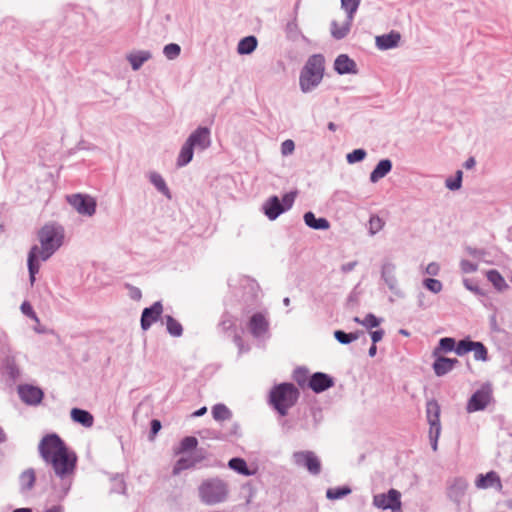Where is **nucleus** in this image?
Returning a JSON list of instances; mask_svg holds the SVG:
<instances>
[{"mask_svg":"<svg viewBox=\"0 0 512 512\" xmlns=\"http://www.w3.org/2000/svg\"><path fill=\"white\" fill-rule=\"evenodd\" d=\"M149 181L154 185V187L166 196L168 199H171L170 190L164 180V178L158 172H150L149 173Z\"/></svg>","mask_w":512,"mask_h":512,"instance_id":"nucleus-29","label":"nucleus"},{"mask_svg":"<svg viewBox=\"0 0 512 512\" xmlns=\"http://www.w3.org/2000/svg\"><path fill=\"white\" fill-rule=\"evenodd\" d=\"M69 204L81 215L92 216L96 212V201L93 197L73 194L67 197Z\"/></svg>","mask_w":512,"mask_h":512,"instance_id":"nucleus-8","label":"nucleus"},{"mask_svg":"<svg viewBox=\"0 0 512 512\" xmlns=\"http://www.w3.org/2000/svg\"><path fill=\"white\" fill-rule=\"evenodd\" d=\"M424 273L430 276H437L440 273V265L437 262L429 263L425 269Z\"/></svg>","mask_w":512,"mask_h":512,"instance_id":"nucleus-59","label":"nucleus"},{"mask_svg":"<svg viewBox=\"0 0 512 512\" xmlns=\"http://www.w3.org/2000/svg\"><path fill=\"white\" fill-rule=\"evenodd\" d=\"M293 460L297 466L305 467L312 475H318L321 472V462L312 451L295 452Z\"/></svg>","mask_w":512,"mask_h":512,"instance_id":"nucleus-10","label":"nucleus"},{"mask_svg":"<svg viewBox=\"0 0 512 512\" xmlns=\"http://www.w3.org/2000/svg\"><path fill=\"white\" fill-rule=\"evenodd\" d=\"M468 482L461 477H456L448 482L447 495L450 500L460 504L466 494Z\"/></svg>","mask_w":512,"mask_h":512,"instance_id":"nucleus-15","label":"nucleus"},{"mask_svg":"<svg viewBox=\"0 0 512 512\" xmlns=\"http://www.w3.org/2000/svg\"><path fill=\"white\" fill-rule=\"evenodd\" d=\"M163 321H164V323L166 325L167 332L172 337H180V336H182V334H183V327H182L181 323L178 320H176L171 315H165L163 317Z\"/></svg>","mask_w":512,"mask_h":512,"instance_id":"nucleus-31","label":"nucleus"},{"mask_svg":"<svg viewBox=\"0 0 512 512\" xmlns=\"http://www.w3.org/2000/svg\"><path fill=\"white\" fill-rule=\"evenodd\" d=\"M194 150L195 149L188 142L185 141L177 156V167L181 168L188 165L193 159Z\"/></svg>","mask_w":512,"mask_h":512,"instance_id":"nucleus-28","label":"nucleus"},{"mask_svg":"<svg viewBox=\"0 0 512 512\" xmlns=\"http://www.w3.org/2000/svg\"><path fill=\"white\" fill-rule=\"evenodd\" d=\"M439 349L444 352L455 351V340L450 337L441 338L439 341Z\"/></svg>","mask_w":512,"mask_h":512,"instance_id":"nucleus-51","label":"nucleus"},{"mask_svg":"<svg viewBox=\"0 0 512 512\" xmlns=\"http://www.w3.org/2000/svg\"><path fill=\"white\" fill-rule=\"evenodd\" d=\"M401 34L398 31L392 30L387 34L378 35L375 37V45L381 50H389L399 46Z\"/></svg>","mask_w":512,"mask_h":512,"instance_id":"nucleus-16","label":"nucleus"},{"mask_svg":"<svg viewBox=\"0 0 512 512\" xmlns=\"http://www.w3.org/2000/svg\"><path fill=\"white\" fill-rule=\"evenodd\" d=\"M382 319L377 318L374 314H367L363 320L361 321V325L366 327L367 329H372L378 327L381 323Z\"/></svg>","mask_w":512,"mask_h":512,"instance_id":"nucleus-48","label":"nucleus"},{"mask_svg":"<svg viewBox=\"0 0 512 512\" xmlns=\"http://www.w3.org/2000/svg\"><path fill=\"white\" fill-rule=\"evenodd\" d=\"M367 156V152L362 149H355L346 155V160L349 164H354L363 161Z\"/></svg>","mask_w":512,"mask_h":512,"instance_id":"nucleus-44","label":"nucleus"},{"mask_svg":"<svg viewBox=\"0 0 512 512\" xmlns=\"http://www.w3.org/2000/svg\"><path fill=\"white\" fill-rule=\"evenodd\" d=\"M460 268L463 273H473L477 271L478 265L469 260L462 259L460 261Z\"/></svg>","mask_w":512,"mask_h":512,"instance_id":"nucleus-56","label":"nucleus"},{"mask_svg":"<svg viewBox=\"0 0 512 512\" xmlns=\"http://www.w3.org/2000/svg\"><path fill=\"white\" fill-rule=\"evenodd\" d=\"M361 0H341V8L346 12L347 18L354 19Z\"/></svg>","mask_w":512,"mask_h":512,"instance_id":"nucleus-37","label":"nucleus"},{"mask_svg":"<svg viewBox=\"0 0 512 512\" xmlns=\"http://www.w3.org/2000/svg\"><path fill=\"white\" fill-rule=\"evenodd\" d=\"M296 195H297V192L293 191V192L286 193L283 196L281 204L283 206L284 212L289 210L293 206Z\"/></svg>","mask_w":512,"mask_h":512,"instance_id":"nucleus-54","label":"nucleus"},{"mask_svg":"<svg viewBox=\"0 0 512 512\" xmlns=\"http://www.w3.org/2000/svg\"><path fill=\"white\" fill-rule=\"evenodd\" d=\"M462 176H463L462 171L458 170L456 172L454 178L446 179V181H445L446 187L452 191L459 190L462 186Z\"/></svg>","mask_w":512,"mask_h":512,"instance_id":"nucleus-45","label":"nucleus"},{"mask_svg":"<svg viewBox=\"0 0 512 512\" xmlns=\"http://www.w3.org/2000/svg\"><path fill=\"white\" fill-rule=\"evenodd\" d=\"M21 312L26 315L27 317H29L30 319H32L33 321L39 323V318L38 316L36 315V313L34 312L31 304L27 301H24L22 304H21Z\"/></svg>","mask_w":512,"mask_h":512,"instance_id":"nucleus-50","label":"nucleus"},{"mask_svg":"<svg viewBox=\"0 0 512 512\" xmlns=\"http://www.w3.org/2000/svg\"><path fill=\"white\" fill-rule=\"evenodd\" d=\"M466 251L469 255H471L475 258H481L484 255V252L482 250L472 248V247H467Z\"/></svg>","mask_w":512,"mask_h":512,"instance_id":"nucleus-62","label":"nucleus"},{"mask_svg":"<svg viewBox=\"0 0 512 512\" xmlns=\"http://www.w3.org/2000/svg\"><path fill=\"white\" fill-rule=\"evenodd\" d=\"M268 321L261 313L254 314L249 322L252 335L256 338L262 337L268 331Z\"/></svg>","mask_w":512,"mask_h":512,"instance_id":"nucleus-21","label":"nucleus"},{"mask_svg":"<svg viewBox=\"0 0 512 512\" xmlns=\"http://www.w3.org/2000/svg\"><path fill=\"white\" fill-rule=\"evenodd\" d=\"M126 288L128 290V295L133 300H140L142 297V292L138 287L132 286L130 284H126Z\"/></svg>","mask_w":512,"mask_h":512,"instance_id":"nucleus-58","label":"nucleus"},{"mask_svg":"<svg viewBox=\"0 0 512 512\" xmlns=\"http://www.w3.org/2000/svg\"><path fill=\"white\" fill-rule=\"evenodd\" d=\"M422 285L433 294H439L443 290V284L440 280L435 278H425Z\"/></svg>","mask_w":512,"mask_h":512,"instance_id":"nucleus-40","label":"nucleus"},{"mask_svg":"<svg viewBox=\"0 0 512 512\" xmlns=\"http://www.w3.org/2000/svg\"><path fill=\"white\" fill-rule=\"evenodd\" d=\"M401 494L396 489H390L387 494H376L373 497V505L379 509H390L392 512H398L401 509Z\"/></svg>","mask_w":512,"mask_h":512,"instance_id":"nucleus-7","label":"nucleus"},{"mask_svg":"<svg viewBox=\"0 0 512 512\" xmlns=\"http://www.w3.org/2000/svg\"><path fill=\"white\" fill-rule=\"evenodd\" d=\"M392 161L390 159H382L380 160L375 168L372 170L369 176V180L371 183H377L379 180L384 178L387 174H389L392 170Z\"/></svg>","mask_w":512,"mask_h":512,"instance_id":"nucleus-22","label":"nucleus"},{"mask_svg":"<svg viewBox=\"0 0 512 512\" xmlns=\"http://www.w3.org/2000/svg\"><path fill=\"white\" fill-rule=\"evenodd\" d=\"M325 70V59L321 54H314L308 58L300 72L299 86L303 93H309L322 82Z\"/></svg>","mask_w":512,"mask_h":512,"instance_id":"nucleus-3","label":"nucleus"},{"mask_svg":"<svg viewBox=\"0 0 512 512\" xmlns=\"http://www.w3.org/2000/svg\"><path fill=\"white\" fill-rule=\"evenodd\" d=\"M333 384V379L322 372L314 373L308 382V386L316 393L329 389Z\"/></svg>","mask_w":512,"mask_h":512,"instance_id":"nucleus-18","label":"nucleus"},{"mask_svg":"<svg viewBox=\"0 0 512 512\" xmlns=\"http://www.w3.org/2000/svg\"><path fill=\"white\" fill-rule=\"evenodd\" d=\"M472 351L474 352V359L476 361H488V351L482 342L474 341Z\"/></svg>","mask_w":512,"mask_h":512,"instance_id":"nucleus-39","label":"nucleus"},{"mask_svg":"<svg viewBox=\"0 0 512 512\" xmlns=\"http://www.w3.org/2000/svg\"><path fill=\"white\" fill-rule=\"evenodd\" d=\"M39 245L31 247L28 253V271L31 285L40 269V262L47 261L64 243L65 230L62 225L49 222L38 231Z\"/></svg>","mask_w":512,"mask_h":512,"instance_id":"nucleus-2","label":"nucleus"},{"mask_svg":"<svg viewBox=\"0 0 512 512\" xmlns=\"http://www.w3.org/2000/svg\"><path fill=\"white\" fill-rule=\"evenodd\" d=\"M492 398V389L490 385H483L468 400L467 411L469 413L484 410Z\"/></svg>","mask_w":512,"mask_h":512,"instance_id":"nucleus-9","label":"nucleus"},{"mask_svg":"<svg viewBox=\"0 0 512 512\" xmlns=\"http://www.w3.org/2000/svg\"><path fill=\"white\" fill-rule=\"evenodd\" d=\"M384 226V221L377 215L371 216L369 220V231L371 235H375L380 230H382Z\"/></svg>","mask_w":512,"mask_h":512,"instance_id":"nucleus-47","label":"nucleus"},{"mask_svg":"<svg viewBox=\"0 0 512 512\" xmlns=\"http://www.w3.org/2000/svg\"><path fill=\"white\" fill-rule=\"evenodd\" d=\"M357 265H358L357 261H351L348 263H344L341 265L340 270L343 273H348V272L354 270Z\"/></svg>","mask_w":512,"mask_h":512,"instance_id":"nucleus-61","label":"nucleus"},{"mask_svg":"<svg viewBox=\"0 0 512 512\" xmlns=\"http://www.w3.org/2000/svg\"><path fill=\"white\" fill-rule=\"evenodd\" d=\"M219 327L223 330V331H228L232 328L235 327V320L233 319V317L229 314H224L222 316V319L219 323Z\"/></svg>","mask_w":512,"mask_h":512,"instance_id":"nucleus-52","label":"nucleus"},{"mask_svg":"<svg viewBox=\"0 0 512 512\" xmlns=\"http://www.w3.org/2000/svg\"><path fill=\"white\" fill-rule=\"evenodd\" d=\"M351 493V489L348 486L329 488L326 491V497L329 500H338Z\"/></svg>","mask_w":512,"mask_h":512,"instance_id":"nucleus-36","label":"nucleus"},{"mask_svg":"<svg viewBox=\"0 0 512 512\" xmlns=\"http://www.w3.org/2000/svg\"><path fill=\"white\" fill-rule=\"evenodd\" d=\"M352 21L353 19H349L347 17L342 24H339L337 21H332L330 28L332 37L336 40L345 38L350 32Z\"/></svg>","mask_w":512,"mask_h":512,"instance_id":"nucleus-23","label":"nucleus"},{"mask_svg":"<svg viewBox=\"0 0 512 512\" xmlns=\"http://www.w3.org/2000/svg\"><path fill=\"white\" fill-rule=\"evenodd\" d=\"M295 150V144L292 140L287 139L281 144V154L283 156L291 155Z\"/></svg>","mask_w":512,"mask_h":512,"instance_id":"nucleus-57","label":"nucleus"},{"mask_svg":"<svg viewBox=\"0 0 512 512\" xmlns=\"http://www.w3.org/2000/svg\"><path fill=\"white\" fill-rule=\"evenodd\" d=\"M380 277L384 285L393 295L399 298L404 297V293L397 278V265L392 259L385 258L382 260L380 265Z\"/></svg>","mask_w":512,"mask_h":512,"instance_id":"nucleus-6","label":"nucleus"},{"mask_svg":"<svg viewBox=\"0 0 512 512\" xmlns=\"http://www.w3.org/2000/svg\"><path fill=\"white\" fill-rule=\"evenodd\" d=\"M152 57V54L146 50H140L136 52H132L127 55V60L129 61L132 69L137 71L141 68V66L148 61Z\"/></svg>","mask_w":512,"mask_h":512,"instance_id":"nucleus-25","label":"nucleus"},{"mask_svg":"<svg viewBox=\"0 0 512 512\" xmlns=\"http://www.w3.org/2000/svg\"><path fill=\"white\" fill-rule=\"evenodd\" d=\"M163 313L161 301L154 302L150 307L144 308L141 315V328L147 331L153 323L157 322Z\"/></svg>","mask_w":512,"mask_h":512,"instance_id":"nucleus-14","label":"nucleus"},{"mask_svg":"<svg viewBox=\"0 0 512 512\" xmlns=\"http://www.w3.org/2000/svg\"><path fill=\"white\" fill-rule=\"evenodd\" d=\"M334 69L339 75L357 74L358 68L356 62L347 54H340L334 61Z\"/></svg>","mask_w":512,"mask_h":512,"instance_id":"nucleus-17","label":"nucleus"},{"mask_svg":"<svg viewBox=\"0 0 512 512\" xmlns=\"http://www.w3.org/2000/svg\"><path fill=\"white\" fill-rule=\"evenodd\" d=\"M2 356H3L4 366H5V369L7 370L8 374L12 378L18 377L19 369L16 365L15 357L12 354V351H10V353L3 354Z\"/></svg>","mask_w":512,"mask_h":512,"instance_id":"nucleus-34","label":"nucleus"},{"mask_svg":"<svg viewBox=\"0 0 512 512\" xmlns=\"http://www.w3.org/2000/svg\"><path fill=\"white\" fill-rule=\"evenodd\" d=\"M427 420L429 423V438L437 436L439 438L441 433L440 424V406L434 400L428 401L426 405Z\"/></svg>","mask_w":512,"mask_h":512,"instance_id":"nucleus-11","label":"nucleus"},{"mask_svg":"<svg viewBox=\"0 0 512 512\" xmlns=\"http://www.w3.org/2000/svg\"><path fill=\"white\" fill-rule=\"evenodd\" d=\"M334 337L341 344H349V343L355 341V336L354 335H351L350 333H346V332H344L342 330H336L334 332Z\"/></svg>","mask_w":512,"mask_h":512,"instance_id":"nucleus-49","label":"nucleus"},{"mask_svg":"<svg viewBox=\"0 0 512 512\" xmlns=\"http://www.w3.org/2000/svg\"><path fill=\"white\" fill-rule=\"evenodd\" d=\"M194 149L197 151H204L211 145L210 130L207 127H198L186 139Z\"/></svg>","mask_w":512,"mask_h":512,"instance_id":"nucleus-12","label":"nucleus"},{"mask_svg":"<svg viewBox=\"0 0 512 512\" xmlns=\"http://www.w3.org/2000/svg\"><path fill=\"white\" fill-rule=\"evenodd\" d=\"M70 416L74 422L80 423L81 425L87 428L92 427L94 423L93 415L90 412L83 409L73 408L70 412Z\"/></svg>","mask_w":512,"mask_h":512,"instance_id":"nucleus-26","label":"nucleus"},{"mask_svg":"<svg viewBox=\"0 0 512 512\" xmlns=\"http://www.w3.org/2000/svg\"><path fill=\"white\" fill-rule=\"evenodd\" d=\"M228 493V484L219 478L206 479L198 487L199 499L206 505H216L224 502Z\"/></svg>","mask_w":512,"mask_h":512,"instance_id":"nucleus-5","label":"nucleus"},{"mask_svg":"<svg viewBox=\"0 0 512 512\" xmlns=\"http://www.w3.org/2000/svg\"><path fill=\"white\" fill-rule=\"evenodd\" d=\"M181 53V48L176 43H170L164 46L163 54L169 60L176 59Z\"/></svg>","mask_w":512,"mask_h":512,"instance_id":"nucleus-42","label":"nucleus"},{"mask_svg":"<svg viewBox=\"0 0 512 512\" xmlns=\"http://www.w3.org/2000/svg\"><path fill=\"white\" fill-rule=\"evenodd\" d=\"M463 284H464L465 288H466V289H468L469 291H472V292H474V293H476V294H479V293H480V289H479V287H478V286H476V285H473V284L470 282V280H468V279H464Z\"/></svg>","mask_w":512,"mask_h":512,"instance_id":"nucleus-63","label":"nucleus"},{"mask_svg":"<svg viewBox=\"0 0 512 512\" xmlns=\"http://www.w3.org/2000/svg\"><path fill=\"white\" fill-rule=\"evenodd\" d=\"M370 335H371L372 343L376 344L377 342L382 340V338L384 336V330L379 329V330L372 331L370 333Z\"/></svg>","mask_w":512,"mask_h":512,"instance_id":"nucleus-60","label":"nucleus"},{"mask_svg":"<svg viewBox=\"0 0 512 512\" xmlns=\"http://www.w3.org/2000/svg\"><path fill=\"white\" fill-rule=\"evenodd\" d=\"M198 440L193 436H187L182 439L179 449L176 453H183L196 448Z\"/></svg>","mask_w":512,"mask_h":512,"instance_id":"nucleus-43","label":"nucleus"},{"mask_svg":"<svg viewBox=\"0 0 512 512\" xmlns=\"http://www.w3.org/2000/svg\"><path fill=\"white\" fill-rule=\"evenodd\" d=\"M11 348L9 345L8 335L0 329V353L1 355L10 353Z\"/></svg>","mask_w":512,"mask_h":512,"instance_id":"nucleus-55","label":"nucleus"},{"mask_svg":"<svg viewBox=\"0 0 512 512\" xmlns=\"http://www.w3.org/2000/svg\"><path fill=\"white\" fill-rule=\"evenodd\" d=\"M212 416L216 421H225L232 417V413L226 405L216 404L212 407Z\"/></svg>","mask_w":512,"mask_h":512,"instance_id":"nucleus-35","label":"nucleus"},{"mask_svg":"<svg viewBox=\"0 0 512 512\" xmlns=\"http://www.w3.org/2000/svg\"><path fill=\"white\" fill-rule=\"evenodd\" d=\"M458 363L457 359L439 357L433 364L434 372L437 376H443L450 372Z\"/></svg>","mask_w":512,"mask_h":512,"instance_id":"nucleus-24","label":"nucleus"},{"mask_svg":"<svg viewBox=\"0 0 512 512\" xmlns=\"http://www.w3.org/2000/svg\"><path fill=\"white\" fill-rule=\"evenodd\" d=\"M262 210L266 217L271 221L276 220L282 213H284L281 201L277 196L269 197L263 203Z\"/></svg>","mask_w":512,"mask_h":512,"instance_id":"nucleus-19","label":"nucleus"},{"mask_svg":"<svg viewBox=\"0 0 512 512\" xmlns=\"http://www.w3.org/2000/svg\"><path fill=\"white\" fill-rule=\"evenodd\" d=\"M197 460L192 458H180L176 461L174 467H173V475H178L181 473V471L186 470L188 468L193 467L196 464Z\"/></svg>","mask_w":512,"mask_h":512,"instance_id":"nucleus-38","label":"nucleus"},{"mask_svg":"<svg viewBox=\"0 0 512 512\" xmlns=\"http://www.w3.org/2000/svg\"><path fill=\"white\" fill-rule=\"evenodd\" d=\"M18 394L20 399L30 406L40 404L44 396V393L40 388L28 384L20 385L18 387Z\"/></svg>","mask_w":512,"mask_h":512,"instance_id":"nucleus-13","label":"nucleus"},{"mask_svg":"<svg viewBox=\"0 0 512 512\" xmlns=\"http://www.w3.org/2000/svg\"><path fill=\"white\" fill-rule=\"evenodd\" d=\"M308 370L305 368H297L294 372V379L300 385L304 386L307 382Z\"/></svg>","mask_w":512,"mask_h":512,"instance_id":"nucleus-53","label":"nucleus"},{"mask_svg":"<svg viewBox=\"0 0 512 512\" xmlns=\"http://www.w3.org/2000/svg\"><path fill=\"white\" fill-rule=\"evenodd\" d=\"M487 278L499 290L507 286L504 278L497 270H489Z\"/></svg>","mask_w":512,"mask_h":512,"instance_id":"nucleus-41","label":"nucleus"},{"mask_svg":"<svg viewBox=\"0 0 512 512\" xmlns=\"http://www.w3.org/2000/svg\"><path fill=\"white\" fill-rule=\"evenodd\" d=\"M473 343L474 341H471L469 339L460 340L455 346V353L459 356H463L468 352H471Z\"/></svg>","mask_w":512,"mask_h":512,"instance_id":"nucleus-46","label":"nucleus"},{"mask_svg":"<svg viewBox=\"0 0 512 512\" xmlns=\"http://www.w3.org/2000/svg\"><path fill=\"white\" fill-rule=\"evenodd\" d=\"M417 305L421 309H426L428 307V305L425 303V294L422 292L417 295Z\"/></svg>","mask_w":512,"mask_h":512,"instance_id":"nucleus-64","label":"nucleus"},{"mask_svg":"<svg viewBox=\"0 0 512 512\" xmlns=\"http://www.w3.org/2000/svg\"><path fill=\"white\" fill-rule=\"evenodd\" d=\"M298 397L299 391L292 383H281L270 391L269 401L281 416H285Z\"/></svg>","mask_w":512,"mask_h":512,"instance_id":"nucleus-4","label":"nucleus"},{"mask_svg":"<svg viewBox=\"0 0 512 512\" xmlns=\"http://www.w3.org/2000/svg\"><path fill=\"white\" fill-rule=\"evenodd\" d=\"M475 485L479 489H487V488H497L498 490H501L502 484L500 477L498 474L494 471H490L487 474H479Z\"/></svg>","mask_w":512,"mask_h":512,"instance_id":"nucleus-20","label":"nucleus"},{"mask_svg":"<svg viewBox=\"0 0 512 512\" xmlns=\"http://www.w3.org/2000/svg\"><path fill=\"white\" fill-rule=\"evenodd\" d=\"M228 466L230 469L244 476H250L253 474V472L248 469L246 461L242 458L236 457L230 459L228 462Z\"/></svg>","mask_w":512,"mask_h":512,"instance_id":"nucleus-33","label":"nucleus"},{"mask_svg":"<svg viewBox=\"0 0 512 512\" xmlns=\"http://www.w3.org/2000/svg\"><path fill=\"white\" fill-rule=\"evenodd\" d=\"M305 224L315 230H327L330 223L326 218H316L313 212H306L304 214Z\"/></svg>","mask_w":512,"mask_h":512,"instance_id":"nucleus-27","label":"nucleus"},{"mask_svg":"<svg viewBox=\"0 0 512 512\" xmlns=\"http://www.w3.org/2000/svg\"><path fill=\"white\" fill-rule=\"evenodd\" d=\"M38 450L42 459L51 465L55 475L62 480L63 496H65L70 489L71 477L75 471L76 454L70 451L63 440L54 433L42 438Z\"/></svg>","mask_w":512,"mask_h":512,"instance_id":"nucleus-1","label":"nucleus"},{"mask_svg":"<svg viewBox=\"0 0 512 512\" xmlns=\"http://www.w3.org/2000/svg\"><path fill=\"white\" fill-rule=\"evenodd\" d=\"M257 39L255 36H247L242 38L237 45V52L240 55L251 54L257 47Z\"/></svg>","mask_w":512,"mask_h":512,"instance_id":"nucleus-30","label":"nucleus"},{"mask_svg":"<svg viewBox=\"0 0 512 512\" xmlns=\"http://www.w3.org/2000/svg\"><path fill=\"white\" fill-rule=\"evenodd\" d=\"M35 479V471L32 468L23 471L19 478L21 490H30L35 483Z\"/></svg>","mask_w":512,"mask_h":512,"instance_id":"nucleus-32","label":"nucleus"}]
</instances>
